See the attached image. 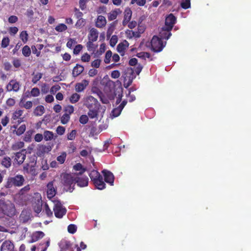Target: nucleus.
<instances>
[{
	"label": "nucleus",
	"mask_w": 251,
	"mask_h": 251,
	"mask_svg": "<svg viewBox=\"0 0 251 251\" xmlns=\"http://www.w3.org/2000/svg\"><path fill=\"white\" fill-rule=\"evenodd\" d=\"M76 134L75 130H73L72 131L67 135V139L69 140H73L75 139Z\"/></svg>",
	"instance_id": "nucleus-49"
},
{
	"label": "nucleus",
	"mask_w": 251,
	"mask_h": 251,
	"mask_svg": "<svg viewBox=\"0 0 251 251\" xmlns=\"http://www.w3.org/2000/svg\"><path fill=\"white\" fill-rule=\"evenodd\" d=\"M80 96L76 93L73 94L70 97V101L72 103L77 102L80 99Z\"/></svg>",
	"instance_id": "nucleus-30"
},
{
	"label": "nucleus",
	"mask_w": 251,
	"mask_h": 251,
	"mask_svg": "<svg viewBox=\"0 0 251 251\" xmlns=\"http://www.w3.org/2000/svg\"><path fill=\"white\" fill-rule=\"evenodd\" d=\"M84 69L83 66L79 64H76V66L73 69V76L75 77L78 76L83 72Z\"/></svg>",
	"instance_id": "nucleus-18"
},
{
	"label": "nucleus",
	"mask_w": 251,
	"mask_h": 251,
	"mask_svg": "<svg viewBox=\"0 0 251 251\" xmlns=\"http://www.w3.org/2000/svg\"><path fill=\"white\" fill-rule=\"evenodd\" d=\"M93 183L96 187L98 189L102 190L105 188V184L103 181L102 176H100V178L98 179V180H95Z\"/></svg>",
	"instance_id": "nucleus-20"
},
{
	"label": "nucleus",
	"mask_w": 251,
	"mask_h": 251,
	"mask_svg": "<svg viewBox=\"0 0 251 251\" xmlns=\"http://www.w3.org/2000/svg\"><path fill=\"white\" fill-rule=\"evenodd\" d=\"M120 76V73L118 70H114L111 72V76L113 78H118Z\"/></svg>",
	"instance_id": "nucleus-56"
},
{
	"label": "nucleus",
	"mask_w": 251,
	"mask_h": 251,
	"mask_svg": "<svg viewBox=\"0 0 251 251\" xmlns=\"http://www.w3.org/2000/svg\"><path fill=\"white\" fill-rule=\"evenodd\" d=\"M44 235L45 234L43 232L41 231H36L32 234V242H35L39 239L42 238Z\"/></svg>",
	"instance_id": "nucleus-24"
},
{
	"label": "nucleus",
	"mask_w": 251,
	"mask_h": 251,
	"mask_svg": "<svg viewBox=\"0 0 251 251\" xmlns=\"http://www.w3.org/2000/svg\"><path fill=\"white\" fill-rule=\"evenodd\" d=\"M44 138L43 134L40 133L36 134L34 136V140L37 142H41Z\"/></svg>",
	"instance_id": "nucleus-61"
},
{
	"label": "nucleus",
	"mask_w": 251,
	"mask_h": 251,
	"mask_svg": "<svg viewBox=\"0 0 251 251\" xmlns=\"http://www.w3.org/2000/svg\"><path fill=\"white\" fill-rule=\"evenodd\" d=\"M122 110V108L120 107L119 106L114 109L112 112L113 116L114 117H116L119 116Z\"/></svg>",
	"instance_id": "nucleus-36"
},
{
	"label": "nucleus",
	"mask_w": 251,
	"mask_h": 251,
	"mask_svg": "<svg viewBox=\"0 0 251 251\" xmlns=\"http://www.w3.org/2000/svg\"><path fill=\"white\" fill-rule=\"evenodd\" d=\"M173 28V14H169L166 18L165 25L161 28L159 36H153L151 41V47L155 52H159L164 48V40L168 39L171 36Z\"/></svg>",
	"instance_id": "nucleus-1"
},
{
	"label": "nucleus",
	"mask_w": 251,
	"mask_h": 251,
	"mask_svg": "<svg viewBox=\"0 0 251 251\" xmlns=\"http://www.w3.org/2000/svg\"><path fill=\"white\" fill-rule=\"evenodd\" d=\"M67 28V26L64 24H60L57 25L55 29L58 32H62L66 30Z\"/></svg>",
	"instance_id": "nucleus-37"
},
{
	"label": "nucleus",
	"mask_w": 251,
	"mask_h": 251,
	"mask_svg": "<svg viewBox=\"0 0 251 251\" xmlns=\"http://www.w3.org/2000/svg\"><path fill=\"white\" fill-rule=\"evenodd\" d=\"M100 106H94L92 108H88L89 111L88 116L91 119L97 118L99 114V110Z\"/></svg>",
	"instance_id": "nucleus-13"
},
{
	"label": "nucleus",
	"mask_w": 251,
	"mask_h": 251,
	"mask_svg": "<svg viewBox=\"0 0 251 251\" xmlns=\"http://www.w3.org/2000/svg\"><path fill=\"white\" fill-rule=\"evenodd\" d=\"M75 175L65 174L63 176L62 182L67 191L72 192L75 184Z\"/></svg>",
	"instance_id": "nucleus-4"
},
{
	"label": "nucleus",
	"mask_w": 251,
	"mask_h": 251,
	"mask_svg": "<svg viewBox=\"0 0 251 251\" xmlns=\"http://www.w3.org/2000/svg\"><path fill=\"white\" fill-rule=\"evenodd\" d=\"M27 17L31 18L34 15V11L32 8H28L26 10V14Z\"/></svg>",
	"instance_id": "nucleus-59"
},
{
	"label": "nucleus",
	"mask_w": 251,
	"mask_h": 251,
	"mask_svg": "<svg viewBox=\"0 0 251 251\" xmlns=\"http://www.w3.org/2000/svg\"><path fill=\"white\" fill-rule=\"evenodd\" d=\"M88 117L86 115H82L79 118V122L82 124H86L88 121Z\"/></svg>",
	"instance_id": "nucleus-43"
},
{
	"label": "nucleus",
	"mask_w": 251,
	"mask_h": 251,
	"mask_svg": "<svg viewBox=\"0 0 251 251\" xmlns=\"http://www.w3.org/2000/svg\"><path fill=\"white\" fill-rule=\"evenodd\" d=\"M24 143L22 141L16 142L15 143L12 145L11 149L13 151H17L23 148L24 146Z\"/></svg>",
	"instance_id": "nucleus-28"
},
{
	"label": "nucleus",
	"mask_w": 251,
	"mask_h": 251,
	"mask_svg": "<svg viewBox=\"0 0 251 251\" xmlns=\"http://www.w3.org/2000/svg\"><path fill=\"white\" fill-rule=\"evenodd\" d=\"M66 156V153L65 152H62L60 155L57 156V160L60 164H62L64 163Z\"/></svg>",
	"instance_id": "nucleus-32"
},
{
	"label": "nucleus",
	"mask_w": 251,
	"mask_h": 251,
	"mask_svg": "<svg viewBox=\"0 0 251 251\" xmlns=\"http://www.w3.org/2000/svg\"><path fill=\"white\" fill-rule=\"evenodd\" d=\"M118 14L117 10L112 11L108 14V19L109 21H112L116 19Z\"/></svg>",
	"instance_id": "nucleus-33"
},
{
	"label": "nucleus",
	"mask_w": 251,
	"mask_h": 251,
	"mask_svg": "<svg viewBox=\"0 0 251 251\" xmlns=\"http://www.w3.org/2000/svg\"><path fill=\"white\" fill-rule=\"evenodd\" d=\"M33 77L32 78V82L34 84H36L37 82L42 77L43 74L41 73H37L36 74H33Z\"/></svg>",
	"instance_id": "nucleus-31"
},
{
	"label": "nucleus",
	"mask_w": 251,
	"mask_h": 251,
	"mask_svg": "<svg viewBox=\"0 0 251 251\" xmlns=\"http://www.w3.org/2000/svg\"><path fill=\"white\" fill-rule=\"evenodd\" d=\"M65 113L68 115H70L73 113L74 111V108L73 105H68L65 108Z\"/></svg>",
	"instance_id": "nucleus-46"
},
{
	"label": "nucleus",
	"mask_w": 251,
	"mask_h": 251,
	"mask_svg": "<svg viewBox=\"0 0 251 251\" xmlns=\"http://www.w3.org/2000/svg\"><path fill=\"white\" fill-rule=\"evenodd\" d=\"M85 24V20L82 18L78 19L77 20L75 26L77 27H80L84 26Z\"/></svg>",
	"instance_id": "nucleus-52"
},
{
	"label": "nucleus",
	"mask_w": 251,
	"mask_h": 251,
	"mask_svg": "<svg viewBox=\"0 0 251 251\" xmlns=\"http://www.w3.org/2000/svg\"><path fill=\"white\" fill-rule=\"evenodd\" d=\"M88 178L86 176L78 177L76 176L75 183L79 187H83L87 186L88 184Z\"/></svg>",
	"instance_id": "nucleus-14"
},
{
	"label": "nucleus",
	"mask_w": 251,
	"mask_h": 251,
	"mask_svg": "<svg viewBox=\"0 0 251 251\" xmlns=\"http://www.w3.org/2000/svg\"><path fill=\"white\" fill-rule=\"evenodd\" d=\"M54 181H51L47 184V197L49 199L53 198L56 194V188L54 187L53 183Z\"/></svg>",
	"instance_id": "nucleus-7"
},
{
	"label": "nucleus",
	"mask_w": 251,
	"mask_h": 251,
	"mask_svg": "<svg viewBox=\"0 0 251 251\" xmlns=\"http://www.w3.org/2000/svg\"><path fill=\"white\" fill-rule=\"evenodd\" d=\"M136 3L138 6H144L146 3V0H131V3Z\"/></svg>",
	"instance_id": "nucleus-45"
},
{
	"label": "nucleus",
	"mask_w": 251,
	"mask_h": 251,
	"mask_svg": "<svg viewBox=\"0 0 251 251\" xmlns=\"http://www.w3.org/2000/svg\"><path fill=\"white\" fill-rule=\"evenodd\" d=\"M30 94L33 97H37L40 94V91L38 88L34 87L32 88L30 92Z\"/></svg>",
	"instance_id": "nucleus-50"
},
{
	"label": "nucleus",
	"mask_w": 251,
	"mask_h": 251,
	"mask_svg": "<svg viewBox=\"0 0 251 251\" xmlns=\"http://www.w3.org/2000/svg\"><path fill=\"white\" fill-rule=\"evenodd\" d=\"M128 45V43L126 40L120 43L117 46L118 51L123 55L125 50L127 48Z\"/></svg>",
	"instance_id": "nucleus-19"
},
{
	"label": "nucleus",
	"mask_w": 251,
	"mask_h": 251,
	"mask_svg": "<svg viewBox=\"0 0 251 251\" xmlns=\"http://www.w3.org/2000/svg\"><path fill=\"white\" fill-rule=\"evenodd\" d=\"M57 133L60 135L64 134L65 131V128L62 126H58L56 130Z\"/></svg>",
	"instance_id": "nucleus-54"
},
{
	"label": "nucleus",
	"mask_w": 251,
	"mask_h": 251,
	"mask_svg": "<svg viewBox=\"0 0 251 251\" xmlns=\"http://www.w3.org/2000/svg\"><path fill=\"white\" fill-rule=\"evenodd\" d=\"M35 195L37 202L34 203L33 206L34 211L38 214L41 211L42 209V197L41 195L39 193H36Z\"/></svg>",
	"instance_id": "nucleus-8"
},
{
	"label": "nucleus",
	"mask_w": 251,
	"mask_h": 251,
	"mask_svg": "<svg viewBox=\"0 0 251 251\" xmlns=\"http://www.w3.org/2000/svg\"><path fill=\"white\" fill-rule=\"evenodd\" d=\"M75 44H76V40L75 39L71 38L69 39V40L68 41L66 46L68 48L71 49L73 47V46L75 45Z\"/></svg>",
	"instance_id": "nucleus-51"
},
{
	"label": "nucleus",
	"mask_w": 251,
	"mask_h": 251,
	"mask_svg": "<svg viewBox=\"0 0 251 251\" xmlns=\"http://www.w3.org/2000/svg\"><path fill=\"white\" fill-rule=\"evenodd\" d=\"M9 118L7 116H5L1 119V123L3 126H5L9 123Z\"/></svg>",
	"instance_id": "nucleus-62"
},
{
	"label": "nucleus",
	"mask_w": 251,
	"mask_h": 251,
	"mask_svg": "<svg viewBox=\"0 0 251 251\" xmlns=\"http://www.w3.org/2000/svg\"><path fill=\"white\" fill-rule=\"evenodd\" d=\"M118 42V37L116 35H113L110 40L111 46L114 47Z\"/></svg>",
	"instance_id": "nucleus-47"
},
{
	"label": "nucleus",
	"mask_w": 251,
	"mask_h": 251,
	"mask_svg": "<svg viewBox=\"0 0 251 251\" xmlns=\"http://www.w3.org/2000/svg\"><path fill=\"white\" fill-rule=\"evenodd\" d=\"M0 210L3 214L10 217H12L16 214L14 204L4 199H0Z\"/></svg>",
	"instance_id": "nucleus-2"
},
{
	"label": "nucleus",
	"mask_w": 251,
	"mask_h": 251,
	"mask_svg": "<svg viewBox=\"0 0 251 251\" xmlns=\"http://www.w3.org/2000/svg\"><path fill=\"white\" fill-rule=\"evenodd\" d=\"M18 31V28L17 27H11L9 28V33L11 35L16 34Z\"/></svg>",
	"instance_id": "nucleus-64"
},
{
	"label": "nucleus",
	"mask_w": 251,
	"mask_h": 251,
	"mask_svg": "<svg viewBox=\"0 0 251 251\" xmlns=\"http://www.w3.org/2000/svg\"><path fill=\"white\" fill-rule=\"evenodd\" d=\"M20 38L22 41L25 43L28 40V34L26 31H22L20 35Z\"/></svg>",
	"instance_id": "nucleus-35"
},
{
	"label": "nucleus",
	"mask_w": 251,
	"mask_h": 251,
	"mask_svg": "<svg viewBox=\"0 0 251 251\" xmlns=\"http://www.w3.org/2000/svg\"><path fill=\"white\" fill-rule=\"evenodd\" d=\"M18 18L16 16L12 15L9 17L8 22L11 24L15 23L18 21Z\"/></svg>",
	"instance_id": "nucleus-58"
},
{
	"label": "nucleus",
	"mask_w": 251,
	"mask_h": 251,
	"mask_svg": "<svg viewBox=\"0 0 251 251\" xmlns=\"http://www.w3.org/2000/svg\"><path fill=\"white\" fill-rule=\"evenodd\" d=\"M84 105L87 108H92L94 106H100L97 100L91 96L86 98Z\"/></svg>",
	"instance_id": "nucleus-11"
},
{
	"label": "nucleus",
	"mask_w": 251,
	"mask_h": 251,
	"mask_svg": "<svg viewBox=\"0 0 251 251\" xmlns=\"http://www.w3.org/2000/svg\"><path fill=\"white\" fill-rule=\"evenodd\" d=\"M142 66L141 65H138L136 67V68L135 69L134 71L132 70V69L131 68L130 69H128L127 71L128 72L130 73H131L133 72H135V73L137 74V75H139V74L140 73V72H141L142 70Z\"/></svg>",
	"instance_id": "nucleus-38"
},
{
	"label": "nucleus",
	"mask_w": 251,
	"mask_h": 251,
	"mask_svg": "<svg viewBox=\"0 0 251 251\" xmlns=\"http://www.w3.org/2000/svg\"><path fill=\"white\" fill-rule=\"evenodd\" d=\"M26 129V126L25 125H22L19 126L17 130H15L13 131L14 133H15L18 136H20L23 134Z\"/></svg>",
	"instance_id": "nucleus-27"
},
{
	"label": "nucleus",
	"mask_w": 251,
	"mask_h": 251,
	"mask_svg": "<svg viewBox=\"0 0 251 251\" xmlns=\"http://www.w3.org/2000/svg\"><path fill=\"white\" fill-rule=\"evenodd\" d=\"M26 158V151L23 150L20 152L15 153V161L18 165H21L24 162Z\"/></svg>",
	"instance_id": "nucleus-12"
},
{
	"label": "nucleus",
	"mask_w": 251,
	"mask_h": 251,
	"mask_svg": "<svg viewBox=\"0 0 251 251\" xmlns=\"http://www.w3.org/2000/svg\"><path fill=\"white\" fill-rule=\"evenodd\" d=\"M102 173L104 176L105 182L109 183L110 185L113 186L114 181V176L113 174L107 170H103L102 171Z\"/></svg>",
	"instance_id": "nucleus-10"
},
{
	"label": "nucleus",
	"mask_w": 251,
	"mask_h": 251,
	"mask_svg": "<svg viewBox=\"0 0 251 251\" xmlns=\"http://www.w3.org/2000/svg\"><path fill=\"white\" fill-rule=\"evenodd\" d=\"M25 179L21 175H17L13 177H9L6 181L4 187L6 188H11L13 186L21 187L25 183Z\"/></svg>",
	"instance_id": "nucleus-3"
},
{
	"label": "nucleus",
	"mask_w": 251,
	"mask_h": 251,
	"mask_svg": "<svg viewBox=\"0 0 251 251\" xmlns=\"http://www.w3.org/2000/svg\"><path fill=\"white\" fill-rule=\"evenodd\" d=\"M77 227L75 225L71 224L68 226V231L71 234L75 233L76 231Z\"/></svg>",
	"instance_id": "nucleus-42"
},
{
	"label": "nucleus",
	"mask_w": 251,
	"mask_h": 251,
	"mask_svg": "<svg viewBox=\"0 0 251 251\" xmlns=\"http://www.w3.org/2000/svg\"><path fill=\"white\" fill-rule=\"evenodd\" d=\"M12 161L11 158L8 156L4 157L1 161V165L5 168H9L11 166Z\"/></svg>",
	"instance_id": "nucleus-23"
},
{
	"label": "nucleus",
	"mask_w": 251,
	"mask_h": 251,
	"mask_svg": "<svg viewBox=\"0 0 251 251\" xmlns=\"http://www.w3.org/2000/svg\"><path fill=\"white\" fill-rule=\"evenodd\" d=\"M91 56L87 53H84L81 56V60L84 62H88L90 60Z\"/></svg>",
	"instance_id": "nucleus-53"
},
{
	"label": "nucleus",
	"mask_w": 251,
	"mask_h": 251,
	"mask_svg": "<svg viewBox=\"0 0 251 251\" xmlns=\"http://www.w3.org/2000/svg\"><path fill=\"white\" fill-rule=\"evenodd\" d=\"M82 49V46L81 45H76L74 49L73 52L75 54H78Z\"/></svg>",
	"instance_id": "nucleus-55"
},
{
	"label": "nucleus",
	"mask_w": 251,
	"mask_h": 251,
	"mask_svg": "<svg viewBox=\"0 0 251 251\" xmlns=\"http://www.w3.org/2000/svg\"><path fill=\"white\" fill-rule=\"evenodd\" d=\"M106 23L105 18L103 16L100 15L97 18L96 25L98 28H102L105 26Z\"/></svg>",
	"instance_id": "nucleus-17"
},
{
	"label": "nucleus",
	"mask_w": 251,
	"mask_h": 251,
	"mask_svg": "<svg viewBox=\"0 0 251 251\" xmlns=\"http://www.w3.org/2000/svg\"><path fill=\"white\" fill-rule=\"evenodd\" d=\"M30 189L29 185H27L24 187L22 188L19 192V194L20 195H24L28 192Z\"/></svg>",
	"instance_id": "nucleus-40"
},
{
	"label": "nucleus",
	"mask_w": 251,
	"mask_h": 251,
	"mask_svg": "<svg viewBox=\"0 0 251 251\" xmlns=\"http://www.w3.org/2000/svg\"><path fill=\"white\" fill-rule=\"evenodd\" d=\"M89 81L86 79H83L81 82L76 83L75 85V90L77 93L83 92L88 86Z\"/></svg>",
	"instance_id": "nucleus-9"
},
{
	"label": "nucleus",
	"mask_w": 251,
	"mask_h": 251,
	"mask_svg": "<svg viewBox=\"0 0 251 251\" xmlns=\"http://www.w3.org/2000/svg\"><path fill=\"white\" fill-rule=\"evenodd\" d=\"M87 49L89 51H92L95 49L94 45L93 42L88 41L86 45Z\"/></svg>",
	"instance_id": "nucleus-60"
},
{
	"label": "nucleus",
	"mask_w": 251,
	"mask_h": 251,
	"mask_svg": "<svg viewBox=\"0 0 251 251\" xmlns=\"http://www.w3.org/2000/svg\"><path fill=\"white\" fill-rule=\"evenodd\" d=\"M54 203L53 211L56 217L61 218L66 213V209L58 200L52 201Z\"/></svg>",
	"instance_id": "nucleus-5"
},
{
	"label": "nucleus",
	"mask_w": 251,
	"mask_h": 251,
	"mask_svg": "<svg viewBox=\"0 0 251 251\" xmlns=\"http://www.w3.org/2000/svg\"><path fill=\"white\" fill-rule=\"evenodd\" d=\"M99 32L96 28H92L90 29L88 34V40L91 42H95L97 40Z\"/></svg>",
	"instance_id": "nucleus-16"
},
{
	"label": "nucleus",
	"mask_w": 251,
	"mask_h": 251,
	"mask_svg": "<svg viewBox=\"0 0 251 251\" xmlns=\"http://www.w3.org/2000/svg\"><path fill=\"white\" fill-rule=\"evenodd\" d=\"M23 114V110L17 109L13 113L12 118L14 120L18 119V123L19 124L24 121L25 117H21Z\"/></svg>",
	"instance_id": "nucleus-15"
},
{
	"label": "nucleus",
	"mask_w": 251,
	"mask_h": 251,
	"mask_svg": "<svg viewBox=\"0 0 251 251\" xmlns=\"http://www.w3.org/2000/svg\"><path fill=\"white\" fill-rule=\"evenodd\" d=\"M44 139L45 141H50L54 139V133L49 130H45L43 133Z\"/></svg>",
	"instance_id": "nucleus-22"
},
{
	"label": "nucleus",
	"mask_w": 251,
	"mask_h": 251,
	"mask_svg": "<svg viewBox=\"0 0 251 251\" xmlns=\"http://www.w3.org/2000/svg\"><path fill=\"white\" fill-rule=\"evenodd\" d=\"M60 89V87L57 85L53 86L50 90V92L51 94H55L57 91H58Z\"/></svg>",
	"instance_id": "nucleus-63"
},
{
	"label": "nucleus",
	"mask_w": 251,
	"mask_h": 251,
	"mask_svg": "<svg viewBox=\"0 0 251 251\" xmlns=\"http://www.w3.org/2000/svg\"><path fill=\"white\" fill-rule=\"evenodd\" d=\"M89 176L90 177L91 180L94 182V181H95V180H98V179L100 178V177L101 176L97 171L93 170L89 174Z\"/></svg>",
	"instance_id": "nucleus-25"
},
{
	"label": "nucleus",
	"mask_w": 251,
	"mask_h": 251,
	"mask_svg": "<svg viewBox=\"0 0 251 251\" xmlns=\"http://www.w3.org/2000/svg\"><path fill=\"white\" fill-rule=\"evenodd\" d=\"M112 53L110 50H108L105 54L104 62L106 64L109 63L110 58L112 57Z\"/></svg>",
	"instance_id": "nucleus-41"
},
{
	"label": "nucleus",
	"mask_w": 251,
	"mask_h": 251,
	"mask_svg": "<svg viewBox=\"0 0 251 251\" xmlns=\"http://www.w3.org/2000/svg\"><path fill=\"white\" fill-rule=\"evenodd\" d=\"M22 53L25 57L29 56L31 54L30 48L27 45L24 46L22 49Z\"/></svg>",
	"instance_id": "nucleus-34"
},
{
	"label": "nucleus",
	"mask_w": 251,
	"mask_h": 251,
	"mask_svg": "<svg viewBox=\"0 0 251 251\" xmlns=\"http://www.w3.org/2000/svg\"><path fill=\"white\" fill-rule=\"evenodd\" d=\"M21 87V85L19 82L15 79L11 80L6 86L7 91L18 92Z\"/></svg>",
	"instance_id": "nucleus-6"
},
{
	"label": "nucleus",
	"mask_w": 251,
	"mask_h": 251,
	"mask_svg": "<svg viewBox=\"0 0 251 251\" xmlns=\"http://www.w3.org/2000/svg\"><path fill=\"white\" fill-rule=\"evenodd\" d=\"M34 114L37 116H42L45 112L44 107L42 105H39L34 110Z\"/></svg>",
	"instance_id": "nucleus-26"
},
{
	"label": "nucleus",
	"mask_w": 251,
	"mask_h": 251,
	"mask_svg": "<svg viewBox=\"0 0 251 251\" xmlns=\"http://www.w3.org/2000/svg\"><path fill=\"white\" fill-rule=\"evenodd\" d=\"M70 119V115L65 113L61 118V122L63 124H66L69 122Z\"/></svg>",
	"instance_id": "nucleus-39"
},
{
	"label": "nucleus",
	"mask_w": 251,
	"mask_h": 251,
	"mask_svg": "<svg viewBox=\"0 0 251 251\" xmlns=\"http://www.w3.org/2000/svg\"><path fill=\"white\" fill-rule=\"evenodd\" d=\"M52 149V147L50 145L46 146L44 145H40L38 146V151L40 153H48Z\"/></svg>",
	"instance_id": "nucleus-21"
},
{
	"label": "nucleus",
	"mask_w": 251,
	"mask_h": 251,
	"mask_svg": "<svg viewBox=\"0 0 251 251\" xmlns=\"http://www.w3.org/2000/svg\"><path fill=\"white\" fill-rule=\"evenodd\" d=\"M29 219V215L26 212L23 211L20 216V219L24 223H26Z\"/></svg>",
	"instance_id": "nucleus-29"
},
{
	"label": "nucleus",
	"mask_w": 251,
	"mask_h": 251,
	"mask_svg": "<svg viewBox=\"0 0 251 251\" xmlns=\"http://www.w3.org/2000/svg\"><path fill=\"white\" fill-rule=\"evenodd\" d=\"M9 39L8 37H4L1 41V47L3 48H6L9 44Z\"/></svg>",
	"instance_id": "nucleus-44"
},
{
	"label": "nucleus",
	"mask_w": 251,
	"mask_h": 251,
	"mask_svg": "<svg viewBox=\"0 0 251 251\" xmlns=\"http://www.w3.org/2000/svg\"><path fill=\"white\" fill-rule=\"evenodd\" d=\"M101 62V60L99 59H95L92 62L91 66L94 68H98L100 65Z\"/></svg>",
	"instance_id": "nucleus-48"
},
{
	"label": "nucleus",
	"mask_w": 251,
	"mask_h": 251,
	"mask_svg": "<svg viewBox=\"0 0 251 251\" xmlns=\"http://www.w3.org/2000/svg\"><path fill=\"white\" fill-rule=\"evenodd\" d=\"M32 105L33 103L32 101H27L25 102V103L21 105V106L25 107L26 109H29L32 107Z\"/></svg>",
	"instance_id": "nucleus-57"
}]
</instances>
